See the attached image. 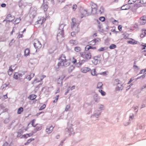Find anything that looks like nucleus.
Listing matches in <instances>:
<instances>
[{
    "mask_svg": "<svg viewBox=\"0 0 146 146\" xmlns=\"http://www.w3.org/2000/svg\"><path fill=\"white\" fill-rule=\"evenodd\" d=\"M75 19H72V22L71 23V29L75 31L71 33V35L72 37H74L76 35V33H77L79 31V24L76 23L73 20Z\"/></svg>",
    "mask_w": 146,
    "mask_h": 146,
    "instance_id": "1",
    "label": "nucleus"
},
{
    "mask_svg": "<svg viewBox=\"0 0 146 146\" xmlns=\"http://www.w3.org/2000/svg\"><path fill=\"white\" fill-rule=\"evenodd\" d=\"M114 83L117 85L116 88V90L118 91L122 90L123 88V86L121 82L118 79H116L115 80Z\"/></svg>",
    "mask_w": 146,
    "mask_h": 146,
    "instance_id": "2",
    "label": "nucleus"
},
{
    "mask_svg": "<svg viewBox=\"0 0 146 146\" xmlns=\"http://www.w3.org/2000/svg\"><path fill=\"white\" fill-rule=\"evenodd\" d=\"M58 33L57 35V39L59 42H61L64 40V32L59 31H58Z\"/></svg>",
    "mask_w": 146,
    "mask_h": 146,
    "instance_id": "3",
    "label": "nucleus"
},
{
    "mask_svg": "<svg viewBox=\"0 0 146 146\" xmlns=\"http://www.w3.org/2000/svg\"><path fill=\"white\" fill-rule=\"evenodd\" d=\"M15 19L14 17L13 16L11 15V14H8L6 17V19L4 20L3 22L6 21V23H9L13 21Z\"/></svg>",
    "mask_w": 146,
    "mask_h": 146,
    "instance_id": "4",
    "label": "nucleus"
},
{
    "mask_svg": "<svg viewBox=\"0 0 146 146\" xmlns=\"http://www.w3.org/2000/svg\"><path fill=\"white\" fill-rule=\"evenodd\" d=\"M58 64H64L66 61V57L64 54H62L58 59Z\"/></svg>",
    "mask_w": 146,
    "mask_h": 146,
    "instance_id": "5",
    "label": "nucleus"
},
{
    "mask_svg": "<svg viewBox=\"0 0 146 146\" xmlns=\"http://www.w3.org/2000/svg\"><path fill=\"white\" fill-rule=\"evenodd\" d=\"M20 126L21 128L19 130L18 132V134L17 135L18 137L19 136V134H21L23 133L24 132L27 131L28 128V126L25 127L23 125H20Z\"/></svg>",
    "mask_w": 146,
    "mask_h": 146,
    "instance_id": "6",
    "label": "nucleus"
},
{
    "mask_svg": "<svg viewBox=\"0 0 146 146\" xmlns=\"http://www.w3.org/2000/svg\"><path fill=\"white\" fill-rule=\"evenodd\" d=\"M33 45L36 49H39L42 46V44L38 40H36L34 43Z\"/></svg>",
    "mask_w": 146,
    "mask_h": 146,
    "instance_id": "7",
    "label": "nucleus"
},
{
    "mask_svg": "<svg viewBox=\"0 0 146 146\" xmlns=\"http://www.w3.org/2000/svg\"><path fill=\"white\" fill-rule=\"evenodd\" d=\"M54 127L51 125L48 126L46 129V131L48 134L50 133L52 131Z\"/></svg>",
    "mask_w": 146,
    "mask_h": 146,
    "instance_id": "8",
    "label": "nucleus"
},
{
    "mask_svg": "<svg viewBox=\"0 0 146 146\" xmlns=\"http://www.w3.org/2000/svg\"><path fill=\"white\" fill-rule=\"evenodd\" d=\"M88 13L86 10H83L81 13L80 18L81 19L85 17L88 15Z\"/></svg>",
    "mask_w": 146,
    "mask_h": 146,
    "instance_id": "9",
    "label": "nucleus"
},
{
    "mask_svg": "<svg viewBox=\"0 0 146 146\" xmlns=\"http://www.w3.org/2000/svg\"><path fill=\"white\" fill-rule=\"evenodd\" d=\"M33 130L34 133H35L37 131L40 130L42 128V126L41 125L38 124V125Z\"/></svg>",
    "mask_w": 146,
    "mask_h": 146,
    "instance_id": "10",
    "label": "nucleus"
},
{
    "mask_svg": "<svg viewBox=\"0 0 146 146\" xmlns=\"http://www.w3.org/2000/svg\"><path fill=\"white\" fill-rule=\"evenodd\" d=\"M37 9L35 7H32L31 8L30 12L33 15H35L36 13Z\"/></svg>",
    "mask_w": 146,
    "mask_h": 146,
    "instance_id": "11",
    "label": "nucleus"
},
{
    "mask_svg": "<svg viewBox=\"0 0 146 146\" xmlns=\"http://www.w3.org/2000/svg\"><path fill=\"white\" fill-rule=\"evenodd\" d=\"M130 8V6L129 5V4H127L123 6L121 9L122 10H126L129 9Z\"/></svg>",
    "mask_w": 146,
    "mask_h": 146,
    "instance_id": "12",
    "label": "nucleus"
},
{
    "mask_svg": "<svg viewBox=\"0 0 146 146\" xmlns=\"http://www.w3.org/2000/svg\"><path fill=\"white\" fill-rule=\"evenodd\" d=\"M91 7L92 8V11H93V9H94L95 10H96V7H97V5L92 2H91L90 4Z\"/></svg>",
    "mask_w": 146,
    "mask_h": 146,
    "instance_id": "13",
    "label": "nucleus"
},
{
    "mask_svg": "<svg viewBox=\"0 0 146 146\" xmlns=\"http://www.w3.org/2000/svg\"><path fill=\"white\" fill-rule=\"evenodd\" d=\"M65 25L64 24L60 23L59 25V28L58 31H62L64 32L63 29Z\"/></svg>",
    "mask_w": 146,
    "mask_h": 146,
    "instance_id": "14",
    "label": "nucleus"
},
{
    "mask_svg": "<svg viewBox=\"0 0 146 146\" xmlns=\"http://www.w3.org/2000/svg\"><path fill=\"white\" fill-rule=\"evenodd\" d=\"M90 68L88 67H84L81 69V71L83 73H86L90 70Z\"/></svg>",
    "mask_w": 146,
    "mask_h": 146,
    "instance_id": "15",
    "label": "nucleus"
},
{
    "mask_svg": "<svg viewBox=\"0 0 146 146\" xmlns=\"http://www.w3.org/2000/svg\"><path fill=\"white\" fill-rule=\"evenodd\" d=\"M36 96L35 95L32 94L30 95L28 97V99L30 100H33L35 99L36 97Z\"/></svg>",
    "mask_w": 146,
    "mask_h": 146,
    "instance_id": "16",
    "label": "nucleus"
},
{
    "mask_svg": "<svg viewBox=\"0 0 146 146\" xmlns=\"http://www.w3.org/2000/svg\"><path fill=\"white\" fill-rule=\"evenodd\" d=\"M132 41L131 40H128L127 41V42L128 43H129L131 44H136L137 43V41H135L133 39H132Z\"/></svg>",
    "mask_w": 146,
    "mask_h": 146,
    "instance_id": "17",
    "label": "nucleus"
},
{
    "mask_svg": "<svg viewBox=\"0 0 146 146\" xmlns=\"http://www.w3.org/2000/svg\"><path fill=\"white\" fill-rule=\"evenodd\" d=\"M140 19L141 20L144 21L142 23L141 22V24L143 25H144L146 23V17L143 16L142 17H141Z\"/></svg>",
    "mask_w": 146,
    "mask_h": 146,
    "instance_id": "18",
    "label": "nucleus"
},
{
    "mask_svg": "<svg viewBox=\"0 0 146 146\" xmlns=\"http://www.w3.org/2000/svg\"><path fill=\"white\" fill-rule=\"evenodd\" d=\"M42 7L44 9V11H46L47 10L48 8V6L46 4H43L42 6Z\"/></svg>",
    "mask_w": 146,
    "mask_h": 146,
    "instance_id": "19",
    "label": "nucleus"
},
{
    "mask_svg": "<svg viewBox=\"0 0 146 146\" xmlns=\"http://www.w3.org/2000/svg\"><path fill=\"white\" fill-rule=\"evenodd\" d=\"M35 121L36 120L35 119H33L31 122L32 126L34 127H36L38 125V123L35 124Z\"/></svg>",
    "mask_w": 146,
    "mask_h": 146,
    "instance_id": "20",
    "label": "nucleus"
},
{
    "mask_svg": "<svg viewBox=\"0 0 146 146\" xmlns=\"http://www.w3.org/2000/svg\"><path fill=\"white\" fill-rule=\"evenodd\" d=\"M35 75L34 74H31L30 75H28L26 77V78L29 80H30L31 78L33 77Z\"/></svg>",
    "mask_w": 146,
    "mask_h": 146,
    "instance_id": "21",
    "label": "nucleus"
},
{
    "mask_svg": "<svg viewBox=\"0 0 146 146\" xmlns=\"http://www.w3.org/2000/svg\"><path fill=\"white\" fill-rule=\"evenodd\" d=\"M20 76V74L17 73H15L13 76L14 78L16 79H18Z\"/></svg>",
    "mask_w": 146,
    "mask_h": 146,
    "instance_id": "22",
    "label": "nucleus"
},
{
    "mask_svg": "<svg viewBox=\"0 0 146 146\" xmlns=\"http://www.w3.org/2000/svg\"><path fill=\"white\" fill-rule=\"evenodd\" d=\"M70 44H72L73 45H76L78 43V42L74 40H71L70 41Z\"/></svg>",
    "mask_w": 146,
    "mask_h": 146,
    "instance_id": "23",
    "label": "nucleus"
},
{
    "mask_svg": "<svg viewBox=\"0 0 146 146\" xmlns=\"http://www.w3.org/2000/svg\"><path fill=\"white\" fill-rule=\"evenodd\" d=\"M74 68L75 66L73 64L69 66L68 69L69 72H71L74 69Z\"/></svg>",
    "mask_w": 146,
    "mask_h": 146,
    "instance_id": "24",
    "label": "nucleus"
},
{
    "mask_svg": "<svg viewBox=\"0 0 146 146\" xmlns=\"http://www.w3.org/2000/svg\"><path fill=\"white\" fill-rule=\"evenodd\" d=\"M30 50L28 48H27L24 51L25 55L27 56H28Z\"/></svg>",
    "mask_w": 146,
    "mask_h": 146,
    "instance_id": "25",
    "label": "nucleus"
},
{
    "mask_svg": "<svg viewBox=\"0 0 146 146\" xmlns=\"http://www.w3.org/2000/svg\"><path fill=\"white\" fill-rule=\"evenodd\" d=\"M16 67V64H13L11 66L9 69H10V70L13 71L15 69Z\"/></svg>",
    "mask_w": 146,
    "mask_h": 146,
    "instance_id": "26",
    "label": "nucleus"
},
{
    "mask_svg": "<svg viewBox=\"0 0 146 146\" xmlns=\"http://www.w3.org/2000/svg\"><path fill=\"white\" fill-rule=\"evenodd\" d=\"M23 108L22 107H20L18 109L17 113L18 114H20L23 112Z\"/></svg>",
    "mask_w": 146,
    "mask_h": 146,
    "instance_id": "27",
    "label": "nucleus"
},
{
    "mask_svg": "<svg viewBox=\"0 0 146 146\" xmlns=\"http://www.w3.org/2000/svg\"><path fill=\"white\" fill-rule=\"evenodd\" d=\"M85 57L87 59H90L91 58V55L89 53L86 54L85 56Z\"/></svg>",
    "mask_w": 146,
    "mask_h": 146,
    "instance_id": "28",
    "label": "nucleus"
},
{
    "mask_svg": "<svg viewBox=\"0 0 146 146\" xmlns=\"http://www.w3.org/2000/svg\"><path fill=\"white\" fill-rule=\"evenodd\" d=\"M141 46L143 47L142 48V50H143V49H145V50H144V51L146 52V44H144V43H143L141 45Z\"/></svg>",
    "mask_w": 146,
    "mask_h": 146,
    "instance_id": "29",
    "label": "nucleus"
},
{
    "mask_svg": "<svg viewBox=\"0 0 146 146\" xmlns=\"http://www.w3.org/2000/svg\"><path fill=\"white\" fill-rule=\"evenodd\" d=\"M93 40L95 44L97 42H100L101 41L100 39L99 38H95Z\"/></svg>",
    "mask_w": 146,
    "mask_h": 146,
    "instance_id": "30",
    "label": "nucleus"
},
{
    "mask_svg": "<svg viewBox=\"0 0 146 146\" xmlns=\"http://www.w3.org/2000/svg\"><path fill=\"white\" fill-rule=\"evenodd\" d=\"M143 31H144V34H143V33H142L140 35V36L141 38H143L145 35H146V30H143Z\"/></svg>",
    "mask_w": 146,
    "mask_h": 146,
    "instance_id": "31",
    "label": "nucleus"
},
{
    "mask_svg": "<svg viewBox=\"0 0 146 146\" xmlns=\"http://www.w3.org/2000/svg\"><path fill=\"white\" fill-rule=\"evenodd\" d=\"M116 47V46L114 44H111L109 48L110 49H113Z\"/></svg>",
    "mask_w": 146,
    "mask_h": 146,
    "instance_id": "32",
    "label": "nucleus"
},
{
    "mask_svg": "<svg viewBox=\"0 0 146 146\" xmlns=\"http://www.w3.org/2000/svg\"><path fill=\"white\" fill-rule=\"evenodd\" d=\"M103 85V84L102 82H99L97 84V88H101L102 86Z\"/></svg>",
    "mask_w": 146,
    "mask_h": 146,
    "instance_id": "33",
    "label": "nucleus"
},
{
    "mask_svg": "<svg viewBox=\"0 0 146 146\" xmlns=\"http://www.w3.org/2000/svg\"><path fill=\"white\" fill-rule=\"evenodd\" d=\"M99 92H100L101 94L103 96H105L106 94V93L102 90H99Z\"/></svg>",
    "mask_w": 146,
    "mask_h": 146,
    "instance_id": "34",
    "label": "nucleus"
},
{
    "mask_svg": "<svg viewBox=\"0 0 146 146\" xmlns=\"http://www.w3.org/2000/svg\"><path fill=\"white\" fill-rule=\"evenodd\" d=\"M81 49V48L78 46H76L75 48V50L77 52H78L80 51Z\"/></svg>",
    "mask_w": 146,
    "mask_h": 146,
    "instance_id": "35",
    "label": "nucleus"
},
{
    "mask_svg": "<svg viewBox=\"0 0 146 146\" xmlns=\"http://www.w3.org/2000/svg\"><path fill=\"white\" fill-rule=\"evenodd\" d=\"M21 19L20 18L17 19L14 22L15 24H18L20 21Z\"/></svg>",
    "mask_w": 146,
    "mask_h": 146,
    "instance_id": "36",
    "label": "nucleus"
},
{
    "mask_svg": "<svg viewBox=\"0 0 146 146\" xmlns=\"http://www.w3.org/2000/svg\"><path fill=\"white\" fill-rule=\"evenodd\" d=\"M104 8L103 6H101L100 8V13L102 14V13L104 12Z\"/></svg>",
    "mask_w": 146,
    "mask_h": 146,
    "instance_id": "37",
    "label": "nucleus"
},
{
    "mask_svg": "<svg viewBox=\"0 0 146 146\" xmlns=\"http://www.w3.org/2000/svg\"><path fill=\"white\" fill-rule=\"evenodd\" d=\"M139 3L141 4L146 3V0H138Z\"/></svg>",
    "mask_w": 146,
    "mask_h": 146,
    "instance_id": "38",
    "label": "nucleus"
},
{
    "mask_svg": "<svg viewBox=\"0 0 146 146\" xmlns=\"http://www.w3.org/2000/svg\"><path fill=\"white\" fill-rule=\"evenodd\" d=\"M91 73L92 74V75L93 76H95V75H97V74H96V69H93L91 72Z\"/></svg>",
    "mask_w": 146,
    "mask_h": 146,
    "instance_id": "39",
    "label": "nucleus"
},
{
    "mask_svg": "<svg viewBox=\"0 0 146 146\" xmlns=\"http://www.w3.org/2000/svg\"><path fill=\"white\" fill-rule=\"evenodd\" d=\"M34 140V139L33 138V139H28L26 143V144H25V145H26V144H28L29 143H30L31 141H33Z\"/></svg>",
    "mask_w": 146,
    "mask_h": 146,
    "instance_id": "40",
    "label": "nucleus"
},
{
    "mask_svg": "<svg viewBox=\"0 0 146 146\" xmlns=\"http://www.w3.org/2000/svg\"><path fill=\"white\" fill-rule=\"evenodd\" d=\"M143 73L146 74V69H143L141 70V71L140 72L139 74Z\"/></svg>",
    "mask_w": 146,
    "mask_h": 146,
    "instance_id": "41",
    "label": "nucleus"
},
{
    "mask_svg": "<svg viewBox=\"0 0 146 146\" xmlns=\"http://www.w3.org/2000/svg\"><path fill=\"white\" fill-rule=\"evenodd\" d=\"M34 133L33 131H32L31 133H27V135L28 136V137H30L31 136H32L34 133Z\"/></svg>",
    "mask_w": 146,
    "mask_h": 146,
    "instance_id": "42",
    "label": "nucleus"
},
{
    "mask_svg": "<svg viewBox=\"0 0 146 146\" xmlns=\"http://www.w3.org/2000/svg\"><path fill=\"white\" fill-rule=\"evenodd\" d=\"M99 19L102 22H103L105 21V18L104 17H101L99 18Z\"/></svg>",
    "mask_w": 146,
    "mask_h": 146,
    "instance_id": "43",
    "label": "nucleus"
},
{
    "mask_svg": "<svg viewBox=\"0 0 146 146\" xmlns=\"http://www.w3.org/2000/svg\"><path fill=\"white\" fill-rule=\"evenodd\" d=\"M46 106V105L45 104H43L42 106H41L40 108L39 109V110H43L45 108Z\"/></svg>",
    "mask_w": 146,
    "mask_h": 146,
    "instance_id": "44",
    "label": "nucleus"
},
{
    "mask_svg": "<svg viewBox=\"0 0 146 146\" xmlns=\"http://www.w3.org/2000/svg\"><path fill=\"white\" fill-rule=\"evenodd\" d=\"M13 71L12 70H10V69H9L8 71V74L9 75H11L12 74Z\"/></svg>",
    "mask_w": 146,
    "mask_h": 146,
    "instance_id": "45",
    "label": "nucleus"
},
{
    "mask_svg": "<svg viewBox=\"0 0 146 146\" xmlns=\"http://www.w3.org/2000/svg\"><path fill=\"white\" fill-rule=\"evenodd\" d=\"M77 8V5L76 4L73 5L72 7V9L74 11H75Z\"/></svg>",
    "mask_w": 146,
    "mask_h": 146,
    "instance_id": "46",
    "label": "nucleus"
},
{
    "mask_svg": "<svg viewBox=\"0 0 146 146\" xmlns=\"http://www.w3.org/2000/svg\"><path fill=\"white\" fill-rule=\"evenodd\" d=\"M59 96L58 95H57L56 97L55 98V99L54 100V101H53V102L54 103H55V102H57V101L58 99V98H59Z\"/></svg>",
    "mask_w": 146,
    "mask_h": 146,
    "instance_id": "47",
    "label": "nucleus"
},
{
    "mask_svg": "<svg viewBox=\"0 0 146 146\" xmlns=\"http://www.w3.org/2000/svg\"><path fill=\"white\" fill-rule=\"evenodd\" d=\"M90 49V46L88 45H87L85 48V50L86 51L89 50Z\"/></svg>",
    "mask_w": 146,
    "mask_h": 146,
    "instance_id": "48",
    "label": "nucleus"
},
{
    "mask_svg": "<svg viewBox=\"0 0 146 146\" xmlns=\"http://www.w3.org/2000/svg\"><path fill=\"white\" fill-rule=\"evenodd\" d=\"M23 33H21V32L17 36V38H22L23 36Z\"/></svg>",
    "mask_w": 146,
    "mask_h": 146,
    "instance_id": "49",
    "label": "nucleus"
},
{
    "mask_svg": "<svg viewBox=\"0 0 146 146\" xmlns=\"http://www.w3.org/2000/svg\"><path fill=\"white\" fill-rule=\"evenodd\" d=\"M15 40H14V39H12L9 43V46H11L13 44Z\"/></svg>",
    "mask_w": 146,
    "mask_h": 146,
    "instance_id": "50",
    "label": "nucleus"
},
{
    "mask_svg": "<svg viewBox=\"0 0 146 146\" xmlns=\"http://www.w3.org/2000/svg\"><path fill=\"white\" fill-rule=\"evenodd\" d=\"M76 62V60L75 59L74 57H73L72 60V62L74 64Z\"/></svg>",
    "mask_w": 146,
    "mask_h": 146,
    "instance_id": "51",
    "label": "nucleus"
},
{
    "mask_svg": "<svg viewBox=\"0 0 146 146\" xmlns=\"http://www.w3.org/2000/svg\"><path fill=\"white\" fill-rule=\"evenodd\" d=\"M108 72L105 71L104 72L100 73L99 74L101 75H106L107 74V73Z\"/></svg>",
    "mask_w": 146,
    "mask_h": 146,
    "instance_id": "52",
    "label": "nucleus"
},
{
    "mask_svg": "<svg viewBox=\"0 0 146 146\" xmlns=\"http://www.w3.org/2000/svg\"><path fill=\"white\" fill-rule=\"evenodd\" d=\"M105 48L104 47H101L98 50L99 51H102L104 50Z\"/></svg>",
    "mask_w": 146,
    "mask_h": 146,
    "instance_id": "53",
    "label": "nucleus"
},
{
    "mask_svg": "<svg viewBox=\"0 0 146 146\" xmlns=\"http://www.w3.org/2000/svg\"><path fill=\"white\" fill-rule=\"evenodd\" d=\"M27 134H24L22 136V137H21V138H27L28 137L27 135Z\"/></svg>",
    "mask_w": 146,
    "mask_h": 146,
    "instance_id": "54",
    "label": "nucleus"
},
{
    "mask_svg": "<svg viewBox=\"0 0 146 146\" xmlns=\"http://www.w3.org/2000/svg\"><path fill=\"white\" fill-rule=\"evenodd\" d=\"M90 44L92 45H94L95 44V42L93 40L90 42Z\"/></svg>",
    "mask_w": 146,
    "mask_h": 146,
    "instance_id": "55",
    "label": "nucleus"
},
{
    "mask_svg": "<svg viewBox=\"0 0 146 146\" xmlns=\"http://www.w3.org/2000/svg\"><path fill=\"white\" fill-rule=\"evenodd\" d=\"M70 108V106H67L65 108V111H68V110Z\"/></svg>",
    "mask_w": 146,
    "mask_h": 146,
    "instance_id": "56",
    "label": "nucleus"
},
{
    "mask_svg": "<svg viewBox=\"0 0 146 146\" xmlns=\"http://www.w3.org/2000/svg\"><path fill=\"white\" fill-rule=\"evenodd\" d=\"M122 26L121 25H119L118 26V29L119 31H121L122 30Z\"/></svg>",
    "mask_w": 146,
    "mask_h": 146,
    "instance_id": "57",
    "label": "nucleus"
},
{
    "mask_svg": "<svg viewBox=\"0 0 146 146\" xmlns=\"http://www.w3.org/2000/svg\"><path fill=\"white\" fill-rule=\"evenodd\" d=\"M38 21H39V23H38L39 24H42V23L43 22V20H42L41 19H40L38 20Z\"/></svg>",
    "mask_w": 146,
    "mask_h": 146,
    "instance_id": "58",
    "label": "nucleus"
},
{
    "mask_svg": "<svg viewBox=\"0 0 146 146\" xmlns=\"http://www.w3.org/2000/svg\"><path fill=\"white\" fill-rule=\"evenodd\" d=\"M21 53L18 54L17 55V58H20L21 57Z\"/></svg>",
    "mask_w": 146,
    "mask_h": 146,
    "instance_id": "59",
    "label": "nucleus"
},
{
    "mask_svg": "<svg viewBox=\"0 0 146 146\" xmlns=\"http://www.w3.org/2000/svg\"><path fill=\"white\" fill-rule=\"evenodd\" d=\"M8 145V143L6 142L4 143L3 146H7V145Z\"/></svg>",
    "mask_w": 146,
    "mask_h": 146,
    "instance_id": "60",
    "label": "nucleus"
},
{
    "mask_svg": "<svg viewBox=\"0 0 146 146\" xmlns=\"http://www.w3.org/2000/svg\"><path fill=\"white\" fill-rule=\"evenodd\" d=\"M6 6V5L5 3H2L1 4V6L2 7H5Z\"/></svg>",
    "mask_w": 146,
    "mask_h": 146,
    "instance_id": "61",
    "label": "nucleus"
},
{
    "mask_svg": "<svg viewBox=\"0 0 146 146\" xmlns=\"http://www.w3.org/2000/svg\"><path fill=\"white\" fill-rule=\"evenodd\" d=\"M72 6L70 4L69 5H66L65 7V8H67L68 7H70Z\"/></svg>",
    "mask_w": 146,
    "mask_h": 146,
    "instance_id": "62",
    "label": "nucleus"
},
{
    "mask_svg": "<svg viewBox=\"0 0 146 146\" xmlns=\"http://www.w3.org/2000/svg\"><path fill=\"white\" fill-rule=\"evenodd\" d=\"M133 67L134 68H135L136 69H137H137H139V68H138V67L136 66H134Z\"/></svg>",
    "mask_w": 146,
    "mask_h": 146,
    "instance_id": "63",
    "label": "nucleus"
},
{
    "mask_svg": "<svg viewBox=\"0 0 146 146\" xmlns=\"http://www.w3.org/2000/svg\"><path fill=\"white\" fill-rule=\"evenodd\" d=\"M3 97H4V99H7V94L4 95Z\"/></svg>",
    "mask_w": 146,
    "mask_h": 146,
    "instance_id": "64",
    "label": "nucleus"
}]
</instances>
